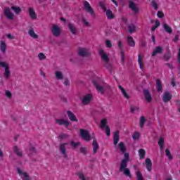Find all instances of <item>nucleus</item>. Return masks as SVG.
<instances>
[{
    "instance_id": "nucleus-1",
    "label": "nucleus",
    "mask_w": 180,
    "mask_h": 180,
    "mask_svg": "<svg viewBox=\"0 0 180 180\" xmlns=\"http://www.w3.org/2000/svg\"><path fill=\"white\" fill-rule=\"evenodd\" d=\"M118 147L122 152V154H124V159L122 160L120 162V170L123 169L124 168H126L127 167V163L130 160V155L126 151L127 149H126V146H124V143L120 142L118 145Z\"/></svg>"
},
{
    "instance_id": "nucleus-2",
    "label": "nucleus",
    "mask_w": 180,
    "mask_h": 180,
    "mask_svg": "<svg viewBox=\"0 0 180 180\" xmlns=\"http://www.w3.org/2000/svg\"><path fill=\"white\" fill-rule=\"evenodd\" d=\"M92 83H93L94 86H95L96 91L98 92H99L101 95H103V94H105V92H106V89H110V86H106L105 87L101 86V84L99 83V80H98V79H94L92 81Z\"/></svg>"
},
{
    "instance_id": "nucleus-3",
    "label": "nucleus",
    "mask_w": 180,
    "mask_h": 180,
    "mask_svg": "<svg viewBox=\"0 0 180 180\" xmlns=\"http://www.w3.org/2000/svg\"><path fill=\"white\" fill-rule=\"evenodd\" d=\"M80 134L82 138L84 139L85 141H89L90 140L95 139V135L91 136V135L89 134V131L85 129H80Z\"/></svg>"
},
{
    "instance_id": "nucleus-4",
    "label": "nucleus",
    "mask_w": 180,
    "mask_h": 180,
    "mask_svg": "<svg viewBox=\"0 0 180 180\" xmlns=\"http://www.w3.org/2000/svg\"><path fill=\"white\" fill-rule=\"evenodd\" d=\"M51 32L55 37H58L61 34V29L58 25L53 24L51 29Z\"/></svg>"
},
{
    "instance_id": "nucleus-5",
    "label": "nucleus",
    "mask_w": 180,
    "mask_h": 180,
    "mask_svg": "<svg viewBox=\"0 0 180 180\" xmlns=\"http://www.w3.org/2000/svg\"><path fill=\"white\" fill-rule=\"evenodd\" d=\"M84 9L88 13H90L91 16L95 18V11L94 8L91 6V4L88 1H84Z\"/></svg>"
},
{
    "instance_id": "nucleus-6",
    "label": "nucleus",
    "mask_w": 180,
    "mask_h": 180,
    "mask_svg": "<svg viewBox=\"0 0 180 180\" xmlns=\"http://www.w3.org/2000/svg\"><path fill=\"white\" fill-rule=\"evenodd\" d=\"M101 129H105V133L108 136H110V127L109 126L106 125V119L102 120L101 121Z\"/></svg>"
},
{
    "instance_id": "nucleus-7",
    "label": "nucleus",
    "mask_w": 180,
    "mask_h": 180,
    "mask_svg": "<svg viewBox=\"0 0 180 180\" xmlns=\"http://www.w3.org/2000/svg\"><path fill=\"white\" fill-rule=\"evenodd\" d=\"M4 15L6 18H7V19H9L10 20H13V17L15 16V15L13 14L12 12H11L9 7H6L4 8Z\"/></svg>"
},
{
    "instance_id": "nucleus-8",
    "label": "nucleus",
    "mask_w": 180,
    "mask_h": 180,
    "mask_svg": "<svg viewBox=\"0 0 180 180\" xmlns=\"http://www.w3.org/2000/svg\"><path fill=\"white\" fill-rule=\"evenodd\" d=\"M56 123L59 124V126H64L66 129L70 126V122L64 119H56Z\"/></svg>"
},
{
    "instance_id": "nucleus-9",
    "label": "nucleus",
    "mask_w": 180,
    "mask_h": 180,
    "mask_svg": "<svg viewBox=\"0 0 180 180\" xmlns=\"http://www.w3.org/2000/svg\"><path fill=\"white\" fill-rule=\"evenodd\" d=\"M129 8L134 13H139L140 9L139 7L136 6V4L134 2L129 1Z\"/></svg>"
},
{
    "instance_id": "nucleus-10",
    "label": "nucleus",
    "mask_w": 180,
    "mask_h": 180,
    "mask_svg": "<svg viewBox=\"0 0 180 180\" xmlns=\"http://www.w3.org/2000/svg\"><path fill=\"white\" fill-rule=\"evenodd\" d=\"M68 143H64L60 145V151L63 155L64 158H68V155H67V150L65 149V146H68Z\"/></svg>"
},
{
    "instance_id": "nucleus-11",
    "label": "nucleus",
    "mask_w": 180,
    "mask_h": 180,
    "mask_svg": "<svg viewBox=\"0 0 180 180\" xmlns=\"http://www.w3.org/2000/svg\"><path fill=\"white\" fill-rule=\"evenodd\" d=\"M172 99V95L169 94L168 91H165L162 96V101L165 102V103H167V102H169Z\"/></svg>"
},
{
    "instance_id": "nucleus-12",
    "label": "nucleus",
    "mask_w": 180,
    "mask_h": 180,
    "mask_svg": "<svg viewBox=\"0 0 180 180\" xmlns=\"http://www.w3.org/2000/svg\"><path fill=\"white\" fill-rule=\"evenodd\" d=\"M92 99V95L91 94H86L84 96V98L82 99V105H88L89 102H91V100Z\"/></svg>"
},
{
    "instance_id": "nucleus-13",
    "label": "nucleus",
    "mask_w": 180,
    "mask_h": 180,
    "mask_svg": "<svg viewBox=\"0 0 180 180\" xmlns=\"http://www.w3.org/2000/svg\"><path fill=\"white\" fill-rule=\"evenodd\" d=\"M143 95L147 102H151V101H153V98L151 97V94H150V91H148V89L143 90Z\"/></svg>"
},
{
    "instance_id": "nucleus-14",
    "label": "nucleus",
    "mask_w": 180,
    "mask_h": 180,
    "mask_svg": "<svg viewBox=\"0 0 180 180\" xmlns=\"http://www.w3.org/2000/svg\"><path fill=\"white\" fill-rule=\"evenodd\" d=\"M67 114L70 120H71V122H78V119H77V117L75 116V115H74V113H72V112H71L70 110H68L67 112Z\"/></svg>"
},
{
    "instance_id": "nucleus-15",
    "label": "nucleus",
    "mask_w": 180,
    "mask_h": 180,
    "mask_svg": "<svg viewBox=\"0 0 180 180\" xmlns=\"http://www.w3.org/2000/svg\"><path fill=\"white\" fill-rule=\"evenodd\" d=\"M93 151L94 153V154H96V153H98V150H99V145L98 144V141H96V139H93Z\"/></svg>"
},
{
    "instance_id": "nucleus-16",
    "label": "nucleus",
    "mask_w": 180,
    "mask_h": 180,
    "mask_svg": "<svg viewBox=\"0 0 180 180\" xmlns=\"http://www.w3.org/2000/svg\"><path fill=\"white\" fill-rule=\"evenodd\" d=\"M127 44L128 46H130L131 47H134L136 46V42L134 41V39H133V37L128 36L127 37Z\"/></svg>"
},
{
    "instance_id": "nucleus-17",
    "label": "nucleus",
    "mask_w": 180,
    "mask_h": 180,
    "mask_svg": "<svg viewBox=\"0 0 180 180\" xmlns=\"http://www.w3.org/2000/svg\"><path fill=\"white\" fill-rule=\"evenodd\" d=\"M156 89L158 92H161L162 91V83L160 79H156Z\"/></svg>"
},
{
    "instance_id": "nucleus-18",
    "label": "nucleus",
    "mask_w": 180,
    "mask_h": 180,
    "mask_svg": "<svg viewBox=\"0 0 180 180\" xmlns=\"http://www.w3.org/2000/svg\"><path fill=\"white\" fill-rule=\"evenodd\" d=\"M161 53H162V47L158 46L155 49V50L152 53V57H155L157 54H161Z\"/></svg>"
},
{
    "instance_id": "nucleus-19",
    "label": "nucleus",
    "mask_w": 180,
    "mask_h": 180,
    "mask_svg": "<svg viewBox=\"0 0 180 180\" xmlns=\"http://www.w3.org/2000/svg\"><path fill=\"white\" fill-rule=\"evenodd\" d=\"M113 140H114V145L117 146V143H119V141L120 140V137L119 136V131H116L114 134L113 136Z\"/></svg>"
},
{
    "instance_id": "nucleus-20",
    "label": "nucleus",
    "mask_w": 180,
    "mask_h": 180,
    "mask_svg": "<svg viewBox=\"0 0 180 180\" xmlns=\"http://www.w3.org/2000/svg\"><path fill=\"white\" fill-rule=\"evenodd\" d=\"M146 165L148 171L150 172L153 167V162H151V160L150 158L146 159Z\"/></svg>"
},
{
    "instance_id": "nucleus-21",
    "label": "nucleus",
    "mask_w": 180,
    "mask_h": 180,
    "mask_svg": "<svg viewBox=\"0 0 180 180\" xmlns=\"http://www.w3.org/2000/svg\"><path fill=\"white\" fill-rule=\"evenodd\" d=\"M78 54L81 57H86V56H88V52L86 51V49L84 48H79Z\"/></svg>"
},
{
    "instance_id": "nucleus-22",
    "label": "nucleus",
    "mask_w": 180,
    "mask_h": 180,
    "mask_svg": "<svg viewBox=\"0 0 180 180\" xmlns=\"http://www.w3.org/2000/svg\"><path fill=\"white\" fill-rule=\"evenodd\" d=\"M120 172H123L124 174L126 175L127 176H129V178H131V174H130V169L127 168V167L122 169V170L120 169Z\"/></svg>"
},
{
    "instance_id": "nucleus-23",
    "label": "nucleus",
    "mask_w": 180,
    "mask_h": 180,
    "mask_svg": "<svg viewBox=\"0 0 180 180\" xmlns=\"http://www.w3.org/2000/svg\"><path fill=\"white\" fill-rule=\"evenodd\" d=\"M68 28L72 34H77V27L72 23L68 24Z\"/></svg>"
},
{
    "instance_id": "nucleus-24",
    "label": "nucleus",
    "mask_w": 180,
    "mask_h": 180,
    "mask_svg": "<svg viewBox=\"0 0 180 180\" xmlns=\"http://www.w3.org/2000/svg\"><path fill=\"white\" fill-rule=\"evenodd\" d=\"M29 13L31 19H37V15H36V12H34V10L33 8H29Z\"/></svg>"
},
{
    "instance_id": "nucleus-25",
    "label": "nucleus",
    "mask_w": 180,
    "mask_h": 180,
    "mask_svg": "<svg viewBox=\"0 0 180 180\" xmlns=\"http://www.w3.org/2000/svg\"><path fill=\"white\" fill-rule=\"evenodd\" d=\"M28 34L32 37V39H39V35H37L35 32H34V30H33V28H31L29 32H28Z\"/></svg>"
},
{
    "instance_id": "nucleus-26",
    "label": "nucleus",
    "mask_w": 180,
    "mask_h": 180,
    "mask_svg": "<svg viewBox=\"0 0 180 180\" xmlns=\"http://www.w3.org/2000/svg\"><path fill=\"white\" fill-rule=\"evenodd\" d=\"M11 9L14 11L15 15H19L22 12V8L19 6H11Z\"/></svg>"
},
{
    "instance_id": "nucleus-27",
    "label": "nucleus",
    "mask_w": 180,
    "mask_h": 180,
    "mask_svg": "<svg viewBox=\"0 0 180 180\" xmlns=\"http://www.w3.org/2000/svg\"><path fill=\"white\" fill-rule=\"evenodd\" d=\"M105 11V15L108 19H115V15L113 14V13H112L111 10H107Z\"/></svg>"
},
{
    "instance_id": "nucleus-28",
    "label": "nucleus",
    "mask_w": 180,
    "mask_h": 180,
    "mask_svg": "<svg viewBox=\"0 0 180 180\" xmlns=\"http://www.w3.org/2000/svg\"><path fill=\"white\" fill-rule=\"evenodd\" d=\"M13 151H14L15 154H16V155H18V157H22L23 155V154L19 150V148H18V146L13 147Z\"/></svg>"
},
{
    "instance_id": "nucleus-29",
    "label": "nucleus",
    "mask_w": 180,
    "mask_h": 180,
    "mask_svg": "<svg viewBox=\"0 0 180 180\" xmlns=\"http://www.w3.org/2000/svg\"><path fill=\"white\" fill-rule=\"evenodd\" d=\"M139 154L141 160L146 158V150L144 149H139Z\"/></svg>"
},
{
    "instance_id": "nucleus-30",
    "label": "nucleus",
    "mask_w": 180,
    "mask_h": 180,
    "mask_svg": "<svg viewBox=\"0 0 180 180\" xmlns=\"http://www.w3.org/2000/svg\"><path fill=\"white\" fill-rule=\"evenodd\" d=\"M163 27H164L165 32H167V33H169V34L172 33V28L171 27L168 26V25L163 24Z\"/></svg>"
},
{
    "instance_id": "nucleus-31",
    "label": "nucleus",
    "mask_w": 180,
    "mask_h": 180,
    "mask_svg": "<svg viewBox=\"0 0 180 180\" xmlns=\"http://www.w3.org/2000/svg\"><path fill=\"white\" fill-rule=\"evenodd\" d=\"M0 49L1 51L3 53H6V44L5 41H1Z\"/></svg>"
},
{
    "instance_id": "nucleus-32",
    "label": "nucleus",
    "mask_w": 180,
    "mask_h": 180,
    "mask_svg": "<svg viewBox=\"0 0 180 180\" xmlns=\"http://www.w3.org/2000/svg\"><path fill=\"white\" fill-rule=\"evenodd\" d=\"M146 124V117L142 116L140 118V127L141 129H143V127H144V124Z\"/></svg>"
},
{
    "instance_id": "nucleus-33",
    "label": "nucleus",
    "mask_w": 180,
    "mask_h": 180,
    "mask_svg": "<svg viewBox=\"0 0 180 180\" xmlns=\"http://www.w3.org/2000/svg\"><path fill=\"white\" fill-rule=\"evenodd\" d=\"M129 33H134L136 32V25L134 24H131L128 27Z\"/></svg>"
},
{
    "instance_id": "nucleus-34",
    "label": "nucleus",
    "mask_w": 180,
    "mask_h": 180,
    "mask_svg": "<svg viewBox=\"0 0 180 180\" xmlns=\"http://www.w3.org/2000/svg\"><path fill=\"white\" fill-rule=\"evenodd\" d=\"M70 146L72 147L74 150H75V148H77V147H79V146H81V143L72 141L70 143Z\"/></svg>"
},
{
    "instance_id": "nucleus-35",
    "label": "nucleus",
    "mask_w": 180,
    "mask_h": 180,
    "mask_svg": "<svg viewBox=\"0 0 180 180\" xmlns=\"http://www.w3.org/2000/svg\"><path fill=\"white\" fill-rule=\"evenodd\" d=\"M165 153L166 156L168 157L169 161H172V160H174V158L172 157V155H171V151L169 150V149H166Z\"/></svg>"
},
{
    "instance_id": "nucleus-36",
    "label": "nucleus",
    "mask_w": 180,
    "mask_h": 180,
    "mask_svg": "<svg viewBox=\"0 0 180 180\" xmlns=\"http://www.w3.org/2000/svg\"><path fill=\"white\" fill-rule=\"evenodd\" d=\"M55 74L57 79H63V78H64V75H63V72L60 71H56Z\"/></svg>"
},
{
    "instance_id": "nucleus-37",
    "label": "nucleus",
    "mask_w": 180,
    "mask_h": 180,
    "mask_svg": "<svg viewBox=\"0 0 180 180\" xmlns=\"http://www.w3.org/2000/svg\"><path fill=\"white\" fill-rule=\"evenodd\" d=\"M136 179L137 180H144V178H143V174H141V172L138 170L136 172Z\"/></svg>"
},
{
    "instance_id": "nucleus-38",
    "label": "nucleus",
    "mask_w": 180,
    "mask_h": 180,
    "mask_svg": "<svg viewBox=\"0 0 180 180\" xmlns=\"http://www.w3.org/2000/svg\"><path fill=\"white\" fill-rule=\"evenodd\" d=\"M158 143L161 149L164 148V138L160 137Z\"/></svg>"
},
{
    "instance_id": "nucleus-39",
    "label": "nucleus",
    "mask_w": 180,
    "mask_h": 180,
    "mask_svg": "<svg viewBox=\"0 0 180 180\" xmlns=\"http://www.w3.org/2000/svg\"><path fill=\"white\" fill-rule=\"evenodd\" d=\"M10 75H11V70H9V68H6L5 72H4L5 78H9Z\"/></svg>"
},
{
    "instance_id": "nucleus-40",
    "label": "nucleus",
    "mask_w": 180,
    "mask_h": 180,
    "mask_svg": "<svg viewBox=\"0 0 180 180\" xmlns=\"http://www.w3.org/2000/svg\"><path fill=\"white\" fill-rule=\"evenodd\" d=\"M140 109V107L139 106H131L130 107V110H131V112L132 113H134V112H139Z\"/></svg>"
},
{
    "instance_id": "nucleus-41",
    "label": "nucleus",
    "mask_w": 180,
    "mask_h": 180,
    "mask_svg": "<svg viewBox=\"0 0 180 180\" xmlns=\"http://www.w3.org/2000/svg\"><path fill=\"white\" fill-rule=\"evenodd\" d=\"M151 6L155 9V11H158V4H157V2L155 0H153L151 1Z\"/></svg>"
},
{
    "instance_id": "nucleus-42",
    "label": "nucleus",
    "mask_w": 180,
    "mask_h": 180,
    "mask_svg": "<svg viewBox=\"0 0 180 180\" xmlns=\"http://www.w3.org/2000/svg\"><path fill=\"white\" fill-rule=\"evenodd\" d=\"M165 60L169 61V59L171 58V52H167L164 55Z\"/></svg>"
},
{
    "instance_id": "nucleus-43",
    "label": "nucleus",
    "mask_w": 180,
    "mask_h": 180,
    "mask_svg": "<svg viewBox=\"0 0 180 180\" xmlns=\"http://www.w3.org/2000/svg\"><path fill=\"white\" fill-rule=\"evenodd\" d=\"M104 67L107 68V70H112V64L109 61L105 62Z\"/></svg>"
},
{
    "instance_id": "nucleus-44",
    "label": "nucleus",
    "mask_w": 180,
    "mask_h": 180,
    "mask_svg": "<svg viewBox=\"0 0 180 180\" xmlns=\"http://www.w3.org/2000/svg\"><path fill=\"white\" fill-rule=\"evenodd\" d=\"M101 58L103 60V61L107 62L109 61V56L106 53H103L101 55Z\"/></svg>"
},
{
    "instance_id": "nucleus-45",
    "label": "nucleus",
    "mask_w": 180,
    "mask_h": 180,
    "mask_svg": "<svg viewBox=\"0 0 180 180\" xmlns=\"http://www.w3.org/2000/svg\"><path fill=\"white\" fill-rule=\"evenodd\" d=\"M58 139H60V140H64L65 139H68V134H62L58 136Z\"/></svg>"
},
{
    "instance_id": "nucleus-46",
    "label": "nucleus",
    "mask_w": 180,
    "mask_h": 180,
    "mask_svg": "<svg viewBox=\"0 0 180 180\" xmlns=\"http://www.w3.org/2000/svg\"><path fill=\"white\" fill-rule=\"evenodd\" d=\"M121 54V60H122V64L124 65V61H126V58H124V51H121L120 52Z\"/></svg>"
},
{
    "instance_id": "nucleus-47",
    "label": "nucleus",
    "mask_w": 180,
    "mask_h": 180,
    "mask_svg": "<svg viewBox=\"0 0 180 180\" xmlns=\"http://www.w3.org/2000/svg\"><path fill=\"white\" fill-rule=\"evenodd\" d=\"M29 151L31 153V154H36L37 153L36 148H34L33 146L30 147Z\"/></svg>"
},
{
    "instance_id": "nucleus-48",
    "label": "nucleus",
    "mask_w": 180,
    "mask_h": 180,
    "mask_svg": "<svg viewBox=\"0 0 180 180\" xmlns=\"http://www.w3.org/2000/svg\"><path fill=\"white\" fill-rule=\"evenodd\" d=\"M105 46L108 49H112V42L109 39H107L105 41Z\"/></svg>"
},
{
    "instance_id": "nucleus-49",
    "label": "nucleus",
    "mask_w": 180,
    "mask_h": 180,
    "mask_svg": "<svg viewBox=\"0 0 180 180\" xmlns=\"http://www.w3.org/2000/svg\"><path fill=\"white\" fill-rule=\"evenodd\" d=\"M138 63L139 64L141 70H143V63H141V55H139L138 56Z\"/></svg>"
},
{
    "instance_id": "nucleus-50",
    "label": "nucleus",
    "mask_w": 180,
    "mask_h": 180,
    "mask_svg": "<svg viewBox=\"0 0 180 180\" xmlns=\"http://www.w3.org/2000/svg\"><path fill=\"white\" fill-rule=\"evenodd\" d=\"M122 95L127 98V99H129L130 98V96H129V94H127V93L126 92V89H122L121 91Z\"/></svg>"
},
{
    "instance_id": "nucleus-51",
    "label": "nucleus",
    "mask_w": 180,
    "mask_h": 180,
    "mask_svg": "<svg viewBox=\"0 0 180 180\" xmlns=\"http://www.w3.org/2000/svg\"><path fill=\"white\" fill-rule=\"evenodd\" d=\"M139 137H140V133H139V132H135L134 134V135L132 136V139L134 140H137V139H139Z\"/></svg>"
},
{
    "instance_id": "nucleus-52",
    "label": "nucleus",
    "mask_w": 180,
    "mask_h": 180,
    "mask_svg": "<svg viewBox=\"0 0 180 180\" xmlns=\"http://www.w3.org/2000/svg\"><path fill=\"white\" fill-rule=\"evenodd\" d=\"M99 6L104 11V12H106V6H105V4L103 1L99 2Z\"/></svg>"
},
{
    "instance_id": "nucleus-53",
    "label": "nucleus",
    "mask_w": 180,
    "mask_h": 180,
    "mask_svg": "<svg viewBox=\"0 0 180 180\" xmlns=\"http://www.w3.org/2000/svg\"><path fill=\"white\" fill-rule=\"evenodd\" d=\"M38 58H39V59L40 60H46V56H44V53H39Z\"/></svg>"
},
{
    "instance_id": "nucleus-54",
    "label": "nucleus",
    "mask_w": 180,
    "mask_h": 180,
    "mask_svg": "<svg viewBox=\"0 0 180 180\" xmlns=\"http://www.w3.org/2000/svg\"><path fill=\"white\" fill-rule=\"evenodd\" d=\"M157 16H158V18H164V16H165V15H164V13H163L162 11H158V13H157Z\"/></svg>"
},
{
    "instance_id": "nucleus-55",
    "label": "nucleus",
    "mask_w": 180,
    "mask_h": 180,
    "mask_svg": "<svg viewBox=\"0 0 180 180\" xmlns=\"http://www.w3.org/2000/svg\"><path fill=\"white\" fill-rule=\"evenodd\" d=\"M23 176H24L23 180H32L29 174H27L26 172L23 173Z\"/></svg>"
},
{
    "instance_id": "nucleus-56",
    "label": "nucleus",
    "mask_w": 180,
    "mask_h": 180,
    "mask_svg": "<svg viewBox=\"0 0 180 180\" xmlns=\"http://www.w3.org/2000/svg\"><path fill=\"white\" fill-rule=\"evenodd\" d=\"M118 47L121 52L123 51V42L122 41H118Z\"/></svg>"
},
{
    "instance_id": "nucleus-57",
    "label": "nucleus",
    "mask_w": 180,
    "mask_h": 180,
    "mask_svg": "<svg viewBox=\"0 0 180 180\" xmlns=\"http://www.w3.org/2000/svg\"><path fill=\"white\" fill-rule=\"evenodd\" d=\"M0 67H3L4 68H9L8 64H6L5 62H0Z\"/></svg>"
},
{
    "instance_id": "nucleus-58",
    "label": "nucleus",
    "mask_w": 180,
    "mask_h": 180,
    "mask_svg": "<svg viewBox=\"0 0 180 180\" xmlns=\"http://www.w3.org/2000/svg\"><path fill=\"white\" fill-rule=\"evenodd\" d=\"M63 84L65 85V86H70V80L68 78H65Z\"/></svg>"
},
{
    "instance_id": "nucleus-59",
    "label": "nucleus",
    "mask_w": 180,
    "mask_h": 180,
    "mask_svg": "<svg viewBox=\"0 0 180 180\" xmlns=\"http://www.w3.org/2000/svg\"><path fill=\"white\" fill-rule=\"evenodd\" d=\"M6 96H7V98H9V99H11V98H12V93H11V91H6Z\"/></svg>"
},
{
    "instance_id": "nucleus-60",
    "label": "nucleus",
    "mask_w": 180,
    "mask_h": 180,
    "mask_svg": "<svg viewBox=\"0 0 180 180\" xmlns=\"http://www.w3.org/2000/svg\"><path fill=\"white\" fill-rule=\"evenodd\" d=\"M80 153H82V154L86 155L87 153L86 148H80Z\"/></svg>"
},
{
    "instance_id": "nucleus-61",
    "label": "nucleus",
    "mask_w": 180,
    "mask_h": 180,
    "mask_svg": "<svg viewBox=\"0 0 180 180\" xmlns=\"http://www.w3.org/2000/svg\"><path fill=\"white\" fill-rule=\"evenodd\" d=\"M7 38L9 39L10 40H13V39H15V36H13L11 34H8Z\"/></svg>"
},
{
    "instance_id": "nucleus-62",
    "label": "nucleus",
    "mask_w": 180,
    "mask_h": 180,
    "mask_svg": "<svg viewBox=\"0 0 180 180\" xmlns=\"http://www.w3.org/2000/svg\"><path fill=\"white\" fill-rule=\"evenodd\" d=\"M141 47H146L147 46V42L146 41H141Z\"/></svg>"
},
{
    "instance_id": "nucleus-63",
    "label": "nucleus",
    "mask_w": 180,
    "mask_h": 180,
    "mask_svg": "<svg viewBox=\"0 0 180 180\" xmlns=\"http://www.w3.org/2000/svg\"><path fill=\"white\" fill-rule=\"evenodd\" d=\"M177 69L180 71V49L179 51V65L177 66Z\"/></svg>"
},
{
    "instance_id": "nucleus-64",
    "label": "nucleus",
    "mask_w": 180,
    "mask_h": 180,
    "mask_svg": "<svg viewBox=\"0 0 180 180\" xmlns=\"http://www.w3.org/2000/svg\"><path fill=\"white\" fill-rule=\"evenodd\" d=\"M160 25H161V22H160L159 20H155V26L157 27H159Z\"/></svg>"
}]
</instances>
